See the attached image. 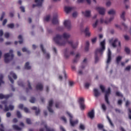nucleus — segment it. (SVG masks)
<instances>
[{"instance_id":"1","label":"nucleus","mask_w":131,"mask_h":131,"mask_svg":"<svg viewBox=\"0 0 131 131\" xmlns=\"http://www.w3.org/2000/svg\"><path fill=\"white\" fill-rule=\"evenodd\" d=\"M70 37V35L67 33H64L63 35L57 34L53 38V40L57 45V46H65L67 43L70 45L72 49H76L78 46V42L73 43L72 41H68V39Z\"/></svg>"},{"instance_id":"2","label":"nucleus","mask_w":131,"mask_h":131,"mask_svg":"<svg viewBox=\"0 0 131 131\" xmlns=\"http://www.w3.org/2000/svg\"><path fill=\"white\" fill-rule=\"evenodd\" d=\"M100 47L101 48L97 49L95 50V63H97L98 61H99V57L98 56L99 55V54H100L101 55H103V52L104 51H105V40H103L102 41L100 42Z\"/></svg>"},{"instance_id":"3","label":"nucleus","mask_w":131,"mask_h":131,"mask_svg":"<svg viewBox=\"0 0 131 131\" xmlns=\"http://www.w3.org/2000/svg\"><path fill=\"white\" fill-rule=\"evenodd\" d=\"M13 50H10L9 53L4 54V61L5 63H9L14 59V54H13Z\"/></svg>"},{"instance_id":"4","label":"nucleus","mask_w":131,"mask_h":131,"mask_svg":"<svg viewBox=\"0 0 131 131\" xmlns=\"http://www.w3.org/2000/svg\"><path fill=\"white\" fill-rule=\"evenodd\" d=\"M2 104L5 105L4 111H5V112L9 111V110H14V106L10 105L9 107H8V101L6 100L2 101Z\"/></svg>"},{"instance_id":"5","label":"nucleus","mask_w":131,"mask_h":131,"mask_svg":"<svg viewBox=\"0 0 131 131\" xmlns=\"http://www.w3.org/2000/svg\"><path fill=\"white\" fill-rule=\"evenodd\" d=\"M110 94H111V89L110 88H108L107 90L105 92L104 95L105 101L107 105H110V102L109 101L108 98L109 96H110Z\"/></svg>"},{"instance_id":"6","label":"nucleus","mask_w":131,"mask_h":131,"mask_svg":"<svg viewBox=\"0 0 131 131\" xmlns=\"http://www.w3.org/2000/svg\"><path fill=\"white\" fill-rule=\"evenodd\" d=\"M67 114L70 117V122L71 126H75V124H77V123H78V120H73V116L72 115H71V114H70V113L67 112Z\"/></svg>"},{"instance_id":"7","label":"nucleus","mask_w":131,"mask_h":131,"mask_svg":"<svg viewBox=\"0 0 131 131\" xmlns=\"http://www.w3.org/2000/svg\"><path fill=\"white\" fill-rule=\"evenodd\" d=\"M78 103L80 105V108L81 110L83 111L85 109V104H84V98H80L78 100Z\"/></svg>"},{"instance_id":"8","label":"nucleus","mask_w":131,"mask_h":131,"mask_svg":"<svg viewBox=\"0 0 131 131\" xmlns=\"http://www.w3.org/2000/svg\"><path fill=\"white\" fill-rule=\"evenodd\" d=\"M14 78V79H17V75L14 73L13 72H11L10 73V75L8 76V78L9 80L11 81V83H14V80L12 78V77Z\"/></svg>"},{"instance_id":"9","label":"nucleus","mask_w":131,"mask_h":131,"mask_svg":"<svg viewBox=\"0 0 131 131\" xmlns=\"http://www.w3.org/2000/svg\"><path fill=\"white\" fill-rule=\"evenodd\" d=\"M63 25L67 29H71V21L70 20H65Z\"/></svg>"},{"instance_id":"10","label":"nucleus","mask_w":131,"mask_h":131,"mask_svg":"<svg viewBox=\"0 0 131 131\" xmlns=\"http://www.w3.org/2000/svg\"><path fill=\"white\" fill-rule=\"evenodd\" d=\"M96 11H98L100 15H104L105 12L106 11V9L105 8L101 7H96Z\"/></svg>"},{"instance_id":"11","label":"nucleus","mask_w":131,"mask_h":131,"mask_svg":"<svg viewBox=\"0 0 131 131\" xmlns=\"http://www.w3.org/2000/svg\"><path fill=\"white\" fill-rule=\"evenodd\" d=\"M13 97V94L10 93V94H7L6 95H3V94H0V99H9V98H11Z\"/></svg>"},{"instance_id":"12","label":"nucleus","mask_w":131,"mask_h":131,"mask_svg":"<svg viewBox=\"0 0 131 131\" xmlns=\"http://www.w3.org/2000/svg\"><path fill=\"white\" fill-rule=\"evenodd\" d=\"M52 107H53V99H51L49 102V106H48V111L50 112V113H53L54 111L52 109Z\"/></svg>"},{"instance_id":"13","label":"nucleus","mask_w":131,"mask_h":131,"mask_svg":"<svg viewBox=\"0 0 131 131\" xmlns=\"http://www.w3.org/2000/svg\"><path fill=\"white\" fill-rule=\"evenodd\" d=\"M111 50H110V48L108 49V53H107V59L106 61V63L107 64H109V63H110L111 62V60H112V57H111Z\"/></svg>"},{"instance_id":"14","label":"nucleus","mask_w":131,"mask_h":131,"mask_svg":"<svg viewBox=\"0 0 131 131\" xmlns=\"http://www.w3.org/2000/svg\"><path fill=\"white\" fill-rule=\"evenodd\" d=\"M40 47L42 53L44 54V55H46V58L49 59L50 58V54L49 53H47V51L45 50V49H43V45L41 44Z\"/></svg>"},{"instance_id":"15","label":"nucleus","mask_w":131,"mask_h":131,"mask_svg":"<svg viewBox=\"0 0 131 131\" xmlns=\"http://www.w3.org/2000/svg\"><path fill=\"white\" fill-rule=\"evenodd\" d=\"M116 42H118L119 47L120 48H121V43L120 41H118V39L116 38L113 42L112 46L113 47V48H116Z\"/></svg>"},{"instance_id":"16","label":"nucleus","mask_w":131,"mask_h":131,"mask_svg":"<svg viewBox=\"0 0 131 131\" xmlns=\"http://www.w3.org/2000/svg\"><path fill=\"white\" fill-rule=\"evenodd\" d=\"M52 23L54 25L58 24L59 23V21H58V14H56L54 15Z\"/></svg>"},{"instance_id":"17","label":"nucleus","mask_w":131,"mask_h":131,"mask_svg":"<svg viewBox=\"0 0 131 131\" xmlns=\"http://www.w3.org/2000/svg\"><path fill=\"white\" fill-rule=\"evenodd\" d=\"M18 39H19V41H15L14 42V44L15 45H18V42H19V45H22V43H23V38L22 37V35H19L18 36Z\"/></svg>"},{"instance_id":"18","label":"nucleus","mask_w":131,"mask_h":131,"mask_svg":"<svg viewBox=\"0 0 131 131\" xmlns=\"http://www.w3.org/2000/svg\"><path fill=\"white\" fill-rule=\"evenodd\" d=\"M88 116L91 119H93L95 117V111L94 110H91L88 113Z\"/></svg>"},{"instance_id":"19","label":"nucleus","mask_w":131,"mask_h":131,"mask_svg":"<svg viewBox=\"0 0 131 131\" xmlns=\"http://www.w3.org/2000/svg\"><path fill=\"white\" fill-rule=\"evenodd\" d=\"M37 91H42L43 90V85L42 83H38L36 86Z\"/></svg>"},{"instance_id":"20","label":"nucleus","mask_w":131,"mask_h":131,"mask_svg":"<svg viewBox=\"0 0 131 131\" xmlns=\"http://www.w3.org/2000/svg\"><path fill=\"white\" fill-rule=\"evenodd\" d=\"M72 10H73V7H70L67 6H66L64 7V11L67 14H69V13H70V12H71Z\"/></svg>"},{"instance_id":"21","label":"nucleus","mask_w":131,"mask_h":131,"mask_svg":"<svg viewBox=\"0 0 131 131\" xmlns=\"http://www.w3.org/2000/svg\"><path fill=\"white\" fill-rule=\"evenodd\" d=\"M84 33H85V36L90 37L91 36V33L90 32V29L88 27H86L84 31Z\"/></svg>"},{"instance_id":"22","label":"nucleus","mask_w":131,"mask_h":131,"mask_svg":"<svg viewBox=\"0 0 131 131\" xmlns=\"http://www.w3.org/2000/svg\"><path fill=\"white\" fill-rule=\"evenodd\" d=\"M35 2L36 4L37 7H41L42 6V3H43V0H35Z\"/></svg>"},{"instance_id":"23","label":"nucleus","mask_w":131,"mask_h":131,"mask_svg":"<svg viewBox=\"0 0 131 131\" xmlns=\"http://www.w3.org/2000/svg\"><path fill=\"white\" fill-rule=\"evenodd\" d=\"M94 96L95 97V98H98V97H99V96L101 95V93H100V92L97 89H94Z\"/></svg>"},{"instance_id":"24","label":"nucleus","mask_w":131,"mask_h":131,"mask_svg":"<svg viewBox=\"0 0 131 131\" xmlns=\"http://www.w3.org/2000/svg\"><path fill=\"white\" fill-rule=\"evenodd\" d=\"M82 13L85 17H91V11L86 10L84 12L82 11Z\"/></svg>"},{"instance_id":"25","label":"nucleus","mask_w":131,"mask_h":131,"mask_svg":"<svg viewBox=\"0 0 131 131\" xmlns=\"http://www.w3.org/2000/svg\"><path fill=\"white\" fill-rule=\"evenodd\" d=\"M88 61V59L86 58H85L82 63V66H81V69H84L85 68V65H86V62Z\"/></svg>"},{"instance_id":"26","label":"nucleus","mask_w":131,"mask_h":131,"mask_svg":"<svg viewBox=\"0 0 131 131\" xmlns=\"http://www.w3.org/2000/svg\"><path fill=\"white\" fill-rule=\"evenodd\" d=\"M97 127L99 129H102V131H107V130L104 129V125L102 124H98Z\"/></svg>"},{"instance_id":"27","label":"nucleus","mask_w":131,"mask_h":131,"mask_svg":"<svg viewBox=\"0 0 131 131\" xmlns=\"http://www.w3.org/2000/svg\"><path fill=\"white\" fill-rule=\"evenodd\" d=\"M33 110H35V115L37 116L40 113V110L37 108L36 106L33 107Z\"/></svg>"},{"instance_id":"28","label":"nucleus","mask_w":131,"mask_h":131,"mask_svg":"<svg viewBox=\"0 0 131 131\" xmlns=\"http://www.w3.org/2000/svg\"><path fill=\"white\" fill-rule=\"evenodd\" d=\"M25 69H26L27 70H29L31 69V67L29 66V62H27L25 65Z\"/></svg>"},{"instance_id":"29","label":"nucleus","mask_w":131,"mask_h":131,"mask_svg":"<svg viewBox=\"0 0 131 131\" xmlns=\"http://www.w3.org/2000/svg\"><path fill=\"white\" fill-rule=\"evenodd\" d=\"M12 127L15 130H21L22 129V128L18 126L17 125H13Z\"/></svg>"},{"instance_id":"30","label":"nucleus","mask_w":131,"mask_h":131,"mask_svg":"<svg viewBox=\"0 0 131 131\" xmlns=\"http://www.w3.org/2000/svg\"><path fill=\"white\" fill-rule=\"evenodd\" d=\"M44 127H45L46 131H55L54 129L48 127V125H47V124H44Z\"/></svg>"},{"instance_id":"31","label":"nucleus","mask_w":131,"mask_h":131,"mask_svg":"<svg viewBox=\"0 0 131 131\" xmlns=\"http://www.w3.org/2000/svg\"><path fill=\"white\" fill-rule=\"evenodd\" d=\"M89 48H90V42L89 41H87L86 42V46L85 47V51L86 52H88V51H89Z\"/></svg>"},{"instance_id":"32","label":"nucleus","mask_w":131,"mask_h":131,"mask_svg":"<svg viewBox=\"0 0 131 131\" xmlns=\"http://www.w3.org/2000/svg\"><path fill=\"white\" fill-rule=\"evenodd\" d=\"M122 59V57H121L120 56L117 57V58H116L117 64H119V62H120V61H121Z\"/></svg>"},{"instance_id":"33","label":"nucleus","mask_w":131,"mask_h":131,"mask_svg":"<svg viewBox=\"0 0 131 131\" xmlns=\"http://www.w3.org/2000/svg\"><path fill=\"white\" fill-rule=\"evenodd\" d=\"M3 78H4V75L1 74L0 75V86L2 85V84L5 83V82L3 81Z\"/></svg>"},{"instance_id":"34","label":"nucleus","mask_w":131,"mask_h":131,"mask_svg":"<svg viewBox=\"0 0 131 131\" xmlns=\"http://www.w3.org/2000/svg\"><path fill=\"white\" fill-rule=\"evenodd\" d=\"M125 52L127 55L130 54V49L128 47H125Z\"/></svg>"},{"instance_id":"35","label":"nucleus","mask_w":131,"mask_h":131,"mask_svg":"<svg viewBox=\"0 0 131 131\" xmlns=\"http://www.w3.org/2000/svg\"><path fill=\"white\" fill-rule=\"evenodd\" d=\"M107 119L110 124L111 125V126H113V127H114V124H113V123H112V121H111V119H110V118H109L108 116H107Z\"/></svg>"},{"instance_id":"36","label":"nucleus","mask_w":131,"mask_h":131,"mask_svg":"<svg viewBox=\"0 0 131 131\" xmlns=\"http://www.w3.org/2000/svg\"><path fill=\"white\" fill-rule=\"evenodd\" d=\"M50 18H51V16L50 15H47L44 18V21H46V22H48V21H49Z\"/></svg>"},{"instance_id":"37","label":"nucleus","mask_w":131,"mask_h":131,"mask_svg":"<svg viewBox=\"0 0 131 131\" xmlns=\"http://www.w3.org/2000/svg\"><path fill=\"white\" fill-rule=\"evenodd\" d=\"M125 15V12L123 11L121 15V18L124 21H125V17H124V15Z\"/></svg>"},{"instance_id":"38","label":"nucleus","mask_w":131,"mask_h":131,"mask_svg":"<svg viewBox=\"0 0 131 131\" xmlns=\"http://www.w3.org/2000/svg\"><path fill=\"white\" fill-rule=\"evenodd\" d=\"M16 115L18 118H21V117H22V115H21V113H20L19 111L16 112Z\"/></svg>"},{"instance_id":"39","label":"nucleus","mask_w":131,"mask_h":131,"mask_svg":"<svg viewBox=\"0 0 131 131\" xmlns=\"http://www.w3.org/2000/svg\"><path fill=\"white\" fill-rule=\"evenodd\" d=\"M78 57H80V55L79 54H77L76 55V58L74 59L73 63H76L77 62V58Z\"/></svg>"},{"instance_id":"40","label":"nucleus","mask_w":131,"mask_h":131,"mask_svg":"<svg viewBox=\"0 0 131 131\" xmlns=\"http://www.w3.org/2000/svg\"><path fill=\"white\" fill-rule=\"evenodd\" d=\"M108 15H114L115 14V11H114L113 9L111 10L108 12Z\"/></svg>"},{"instance_id":"41","label":"nucleus","mask_w":131,"mask_h":131,"mask_svg":"<svg viewBox=\"0 0 131 131\" xmlns=\"http://www.w3.org/2000/svg\"><path fill=\"white\" fill-rule=\"evenodd\" d=\"M79 127L80 129H82V130H84V129H85V127H84V125L82 124H80Z\"/></svg>"},{"instance_id":"42","label":"nucleus","mask_w":131,"mask_h":131,"mask_svg":"<svg viewBox=\"0 0 131 131\" xmlns=\"http://www.w3.org/2000/svg\"><path fill=\"white\" fill-rule=\"evenodd\" d=\"M100 90H101V92L102 93H105V87H104V86L101 85L100 86Z\"/></svg>"},{"instance_id":"43","label":"nucleus","mask_w":131,"mask_h":131,"mask_svg":"<svg viewBox=\"0 0 131 131\" xmlns=\"http://www.w3.org/2000/svg\"><path fill=\"white\" fill-rule=\"evenodd\" d=\"M6 15V13L5 12H3L2 14L0 17V21H3V19H4V17H5V15Z\"/></svg>"},{"instance_id":"44","label":"nucleus","mask_w":131,"mask_h":131,"mask_svg":"<svg viewBox=\"0 0 131 131\" xmlns=\"http://www.w3.org/2000/svg\"><path fill=\"white\" fill-rule=\"evenodd\" d=\"M14 24H10L7 25V27L8 28H11L12 29L14 27Z\"/></svg>"},{"instance_id":"45","label":"nucleus","mask_w":131,"mask_h":131,"mask_svg":"<svg viewBox=\"0 0 131 131\" xmlns=\"http://www.w3.org/2000/svg\"><path fill=\"white\" fill-rule=\"evenodd\" d=\"M61 120H63V121H64V123H66V122H67V119H66V118L64 116H62L61 117Z\"/></svg>"},{"instance_id":"46","label":"nucleus","mask_w":131,"mask_h":131,"mask_svg":"<svg viewBox=\"0 0 131 131\" xmlns=\"http://www.w3.org/2000/svg\"><path fill=\"white\" fill-rule=\"evenodd\" d=\"M4 36L5 37H6V38H9V37H10V33H9L8 32L5 33L4 34Z\"/></svg>"},{"instance_id":"47","label":"nucleus","mask_w":131,"mask_h":131,"mask_svg":"<svg viewBox=\"0 0 131 131\" xmlns=\"http://www.w3.org/2000/svg\"><path fill=\"white\" fill-rule=\"evenodd\" d=\"M22 51H23V52H26L28 53V54H29V53H30V52H29V51H28L26 48H23L22 49Z\"/></svg>"},{"instance_id":"48","label":"nucleus","mask_w":131,"mask_h":131,"mask_svg":"<svg viewBox=\"0 0 131 131\" xmlns=\"http://www.w3.org/2000/svg\"><path fill=\"white\" fill-rule=\"evenodd\" d=\"M101 107L103 111H106L107 108L106 107V105H105L104 104H102Z\"/></svg>"},{"instance_id":"49","label":"nucleus","mask_w":131,"mask_h":131,"mask_svg":"<svg viewBox=\"0 0 131 131\" xmlns=\"http://www.w3.org/2000/svg\"><path fill=\"white\" fill-rule=\"evenodd\" d=\"M113 19V17H111L109 19L108 21H107V20H105L104 21V23L105 24H108V23H110V22H111L112 20Z\"/></svg>"},{"instance_id":"50","label":"nucleus","mask_w":131,"mask_h":131,"mask_svg":"<svg viewBox=\"0 0 131 131\" xmlns=\"http://www.w3.org/2000/svg\"><path fill=\"white\" fill-rule=\"evenodd\" d=\"M64 57L66 59H68V58H69V54H67V50H66L64 53Z\"/></svg>"},{"instance_id":"51","label":"nucleus","mask_w":131,"mask_h":131,"mask_svg":"<svg viewBox=\"0 0 131 131\" xmlns=\"http://www.w3.org/2000/svg\"><path fill=\"white\" fill-rule=\"evenodd\" d=\"M128 117L131 120V109L130 108H128Z\"/></svg>"},{"instance_id":"52","label":"nucleus","mask_w":131,"mask_h":131,"mask_svg":"<svg viewBox=\"0 0 131 131\" xmlns=\"http://www.w3.org/2000/svg\"><path fill=\"white\" fill-rule=\"evenodd\" d=\"M26 122L28 124H31V120H30L29 118H27Z\"/></svg>"},{"instance_id":"53","label":"nucleus","mask_w":131,"mask_h":131,"mask_svg":"<svg viewBox=\"0 0 131 131\" xmlns=\"http://www.w3.org/2000/svg\"><path fill=\"white\" fill-rule=\"evenodd\" d=\"M98 22H99V21L98 20H97L95 21V23L93 25L94 28H96V27H97V25H98Z\"/></svg>"},{"instance_id":"54","label":"nucleus","mask_w":131,"mask_h":131,"mask_svg":"<svg viewBox=\"0 0 131 131\" xmlns=\"http://www.w3.org/2000/svg\"><path fill=\"white\" fill-rule=\"evenodd\" d=\"M19 9H20L21 12H23V13H25V8L23 6H21Z\"/></svg>"},{"instance_id":"55","label":"nucleus","mask_w":131,"mask_h":131,"mask_svg":"<svg viewBox=\"0 0 131 131\" xmlns=\"http://www.w3.org/2000/svg\"><path fill=\"white\" fill-rule=\"evenodd\" d=\"M131 69V66H128L127 67H126L125 69V70L126 71H129Z\"/></svg>"},{"instance_id":"56","label":"nucleus","mask_w":131,"mask_h":131,"mask_svg":"<svg viewBox=\"0 0 131 131\" xmlns=\"http://www.w3.org/2000/svg\"><path fill=\"white\" fill-rule=\"evenodd\" d=\"M116 95L118 97H123V95H122V94H120V93H119V92H117L116 93Z\"/></svg>"},{"instance_id":"57","label":"nucleus","mask_w":131,"mask_h":131,"mask_svg":"<svg viewBox=\"0 0 131 131\" xmlns=\"http://www.w3.org/2000/svg\"><path fill=\"white\" fill-rule=\"evenodd\" d=\"M24 111L26 113H29V110L27 107H24Z\"/></svg>"},{"instance_id":"58","label":"nucleus","mask_w":131,"mask_h":131,"mask_svg":"<svg viewBox=\"0 0 131 131\" xmlns=\"http://www.w3.org/2000/svg\"><path fill=\"white\" fill-rule=\"evenodd\" d=\"M18 84L20 86H22V88H24V83H23V82H18Z\"/></svg>"},{"instance_id":"59","label":"nucleus","mask_w":131,"mask_h":131,"mask_svg":"<svg viewBox=\"0 0 131 131\" xmlns=\"http://www.w3.org/2000/svg\"><path fill=\"white\" fill-rule=\"evenodd\" d=\"M63 29H64V27H61V26H60V27H58L57 28V30H59L60 31H61V30H63Z\"/></svg>"},{"instance_id":"60","label":"nucleus","mask_w":131,"mask_h":131,"mask_svg":"<svg viewBox=\"0 0 131 131\" xmlns=\"http://www.w3.org/2000/svg\"><path fill=\"white\" fill-rule=\"evenodd\" d=\"M0 131H5V130H4V125L3 124H1L0 125Z\"/></svg>"},{"instance_id":"61","label":"nucleus","mask_w":131,"mask_h":131,"mask_svg":"<svg viewBox=\"0 0 131 131\" xmlns=\"http://www.w3.org/2000/svg\"><path fill=\"white\" fill-rule=\"evenodd\" d=\"M96 41H97V37H95V38L92 39V43H95V42H96Z\"/></svg>"},{"instance_id":"62","label":"nucleus","mask_w":131,"mask_h":131,"mask_svg":"<svg viewBox=\"0 0 131 131\" xmlns=\"http://www.w3.org/2000/svg\"><path fill=\"white\" fill-rule=\"evenodd\" d=\"M28 86L29 90L32 89V88H31V85L30 84V82L29 81H28Z\"/></svg>"},{"instance_id":"63","label":"nucleus","mask_w":131,"mask_h":131,"mask_svg":"<svg viewBox=\"0 0 131 131\" xmlns=\"http://www.w3.org/2000/svg\"><path fill=\"white\" fill-rule=\"evenodd\" d=\"M90 83H85V89H89V88H90Z\"/></svg>"},{"instance_id":"64","label":"nucleus","mask_w":131,"mask_h":131,"mask_svg":"<svg viewBox=\"0 0 131 131\" xmlns=\"http://www.w3.org/2000/svg\"><path fill=\"white\" fill-rule=\"evenodd\" d=\"M60 104H61L60 102H56L55 104L56 108H59V106H60Z\"/></svg>"}]
</instances>
